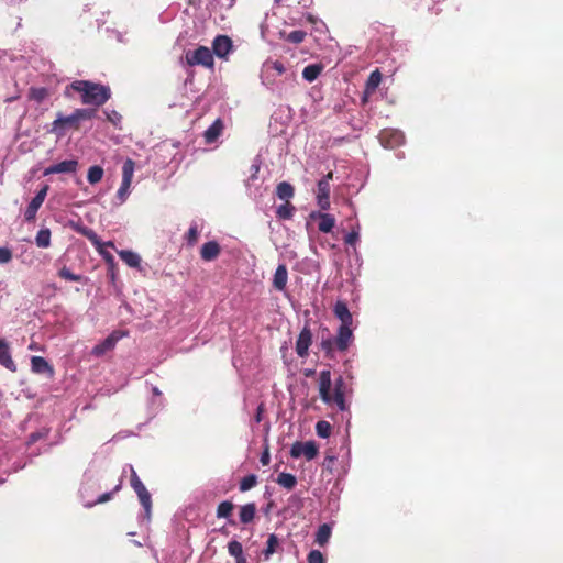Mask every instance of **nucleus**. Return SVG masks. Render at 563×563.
<instances>
[{"label": "nucleus", "instance_id": "nucleus-1", "mask_svg": "<svg viewBox=\"0 0 563 563\" xmlns=\"http://www.w3.org/2000/svg\"><path fill=\"white\" fill-rule=\"evenodd\" d=\"M318 383L320 398L325 405L336 406L340 411L347 409L344 395L345 386L342 376L335 379L333 390L331 372L329 369L320 372Z\"/></svg>", "mask_w": 563, "mask_h": 563}, {"label": "nucleus", "instance_id": "nucleus-2", "mask_svg": "<svg viewBox=\"0 0 563 563\" xmlns=\"http://www.w3.org/2000/svg\"><path fill=\"white\" fill-rule=\"evenodd\" d=\"M71 89L81 93V102L95 107L103 106L111 98L109 86L97 84L90 80H75L66 87L65 95Z\"/></svg>", "mask_w": 563, "mask_h": 563}, {"label": "nucleus", "instance_id": "nucleus-3", "mask_svg": "<svg viewBox=\"0 0 563 563\" xmlns=\"http://www.w3.org/2000/svg\"><path fill=\"white\" fill-rule=\"evenodd\" d=\"M97 113L96 109L91 108H79L76 109L71 114L64 117L58 114V117L53 121L51 132L63 135L64 129L66 126L73 128L74 130H79V122L82 120H90Z\"/></svg>", "mask_w": 563, "mask_h": 563}, {"label": "nucleus", "instance_id": "nucleus-4", "mask_svg": "<svg viewBox=\"0 0 563 563\" xmlns=\"http://www.w3.org/2000/svg\"><path fill=\"white\" fill-rule=\"evenodd\" d=\"M334 316L341 321L339 327V341L344 344L345 340L352 336L353 317L344 301H336L333 308Z\"/></svg>", "mask_w": 563, "mask_h": 563}, {"label": "nucleus", "instance_id": "nucleus-5", "mask_svg": "<svg viewBox=\"0 0 563 563\" xmlns=\"http://www.w3.org/2000/svg\"><path fill=\"white\" fill-rule=\"evenodd\" d=\"M186 64L189 66H203L212 69L214 66L213 53L206 46H199L185 53Z\"/></svg>", "mask_w": 563, "mask_h": 563}, {"label": "nucleus", "instance_id": "nucleus-6", "mask_svg": "<svg viewBox=\"0 0 563 563\" xmlns=\"http://www.w3.org/2000/svg\"><path fill=\"white\" fill-rule=\"evenodd\" d=\"M353 342V335L345 340L344 344L339 341V332L333 338L329 332L322 334L320 340V349L324 352L325 357L333 360L335 351L345 352Z\"/></svg>", "mask_w": 563, "mask_h": 563}, {"label": "nucleus", "instance_id": "nucleus-7", "mask_svg": "<svg viewBox=\"0 0 563 563\" xmlns=\"http://www.w3.org/2000/svg\"><path fill=\"white\" fill-rule=\"evenodd\" d=\"M131 486L136 493L141 505L144 508L145 517L150 519L151 509H152V498L151 494L146 489L145 485L142 483L136 472L132 468L131 471Z\"/></svg>", "mask_w": 563, "mask_h": 563}, {"label": "nucleus", "instance_id": "nucleus-8", "mask_svg": "<svg viewBox=\"0 0 563 563\" xmlns=\"http://www.w3.org/2000/svg\"><path fill=\"white\" fill-rule=\"evenodd\" d=\"M319 448L314 441L300 442L296 441L290 449V456L298 459L305 456L307 461H311L317 457Z\"/></svg>", "mask_w": 563, "mask_h": 563}, {"label": "nucleus", "instance_id": "nucleus-9", "mask_svg": "<svg viewBox=\"0 0 563 563\" xmlns=\"http://www.w3.org/2000/svg\"><path fill=\"white\" fill-rule=\"evenodd\" d=\"M379 142L386 148H395L404 144L405 135L395 129H384L379 133Z\"/></svg>", "mask_w": 563, "mask_h": 563}, {"label": "nucleus", "instance_id": "nucleus-10", "mask_svg": "<svg viewBox=\"0 0 563 563\" xmlns=\"http://www.w3.org/2000/svg\"><path fill=\"white\" fill-rule=\"evenodd\" d=\"M126 333L125 332H121V331H113L108 338H106L102 342H100L99 344L95 345L92 351H91V354L93 356H102L103 354H106L107 352L111 351L114 349L115 344L118 343L119 340H121L123 336H125Z\"/></svg>", "mask_w": 563, "mask_h": 563}, {"label": "nucleus", "instance_id": "nucleus-11", "mask_svg": "<svg viewBox=\"0 0 563 563\" xmlns=\"http://www.w3.org/2000/svg\"><path fill=\"white\" fill-rule=\"evenodd\" d=\"M48 186L45 185L41 190L37 191L35 197L31 200L24 211V219L26 222H32L35 220L37 210L43 205L46 195H47Z\"/></svg>", "mask_w": 563, "mask_h": 563}, {"label": "nucleus", "instance_id": "nucleus-12", "mask_svg": "<svg viewBox=\"0 0 563 563\" xmlns=\"http://www.w3.org/2000/svg\"><path fill=\"white\" fill-rule=\"evenodd\" d=\"M233 47L232 40L227 35H217L212 42V53L219 58H227Z\"/></svg>", "mask_w": 563, "mask_h": 563}, {"label": "nucleus", "instance_id": "nucleus-13", "mask_svg": "<svg viewBox=\"0 0 563 563\" xmlns=\"http://www.w3.org/2000/svg\"><path fill=\"white\" fill-rule=\"evenodd\" d=\"M331 186L327 180H319L317 184V205L320 210L325 211L330 208Z\"/></svg>", "mask_w": 563, "mask_h": 563}, {"label": "nucleus", "instance_id": "nucleus-14", "mask_svg": "<svg viewBox=\"0 0 563 563\" xmlns=\"http://www.w3.org/2000/svg\"><path fill=\"white\" fill-rule=\"evenodd\" d=\"M312 343V333L308 327H305L298 335L296 342V353L300 357H306L308 355L309 346Z\"/></svg>", "mask_w": 563, "mask_h": 563}, {"label": "nucleus", "instance_id": "nucleus-15", "mask_svg": "<svg viewBox=\"0 0 563 563\" xmlns=\"http://www.w3.org/2000/svg\"><path fill=\"white\" fill-rule=\"evenodd\" d=\"M78 167V161L77 159H67L59 162L57 164L51 165L45 169V175L51 174H62V173H68L73 174L76 173Z\"/></svg>", "mask_w": 563, "mask_h": 563}, {"label": "nucleus", "instance_id": "nucleus-16", "mask_svg": "<svg viewBox=\"0 0 563 563\" xmlns=\"http://www.w3.org/2000/svg\"><path fill=\"white\" fill-rule=\"evenodd\" d=\"M286 71L284 64L279 60L267 62L263 66L262 80L263 84H271L269 75L282 76Z\"/></svg>", "mask_w": 563, "mask_h": 563}, {"label": "nucleus", "instance_id": "nucleus-17", "mask_svg": "<svg viewBox=\"0 0 563 563\" xmlns=\"http://www.w3.org/2000/svg\"><path fill=\"white\" fill-rule=\"evenodd\" d=\"M31 368L36 374H47L53 377L55 372L53 366L42 356H33L31 358Z\"/></svg>", "mask_w": 563, "mask_h": 563}, {"label": "nucleus", "instance_id": "nucleus-18", "mask_svg": "<svg viewBox=\"0 0 563 563\" xmlns=\"http://www.w3.org/2000/svg\"><path fill=\"white\" fill-rule=\"evenodd\" d=\"M310 217L311 218H318L320 220L319 224H318V229H319V231H321L323 233L331 232L332 229L335 225V218L332 214H330V213L312 212L310 214Z\"/></svg>", "mask_w": 563, "mask_h": 563}, {"label": "nucleus", "instance_id": "nucleus-19", "mask_svg": "<svg viewBox=\"0 0 563 563\" xmlns=\"http://www.w3.org/2000/svg\"><path fill=\"white\" fill-rule=\"evenodd\" d=\"M288 280V272L285 264H279L275 271L273 277V286L278 291H284L286 289Z\"/></svg>", "mask_w": 563, "mask_h": 563}, {"label": "nucleus", "instance_id": "nucleus-20", "mask_svg": "<svg viewBox=\"0 0 563 563\" xmlns=\"http://www.w3.org/2000/svg\"><path fill=\"white\" fill-rule=\"evenodd\" d=\"M221 252V247L218 242L209 241L201 246L200 256L203 261L210 262L216 260Z\"/></svg>", "mask_w": 563, "mask_h": 563}, {"label": "nucleus", "instance_id": "nucleus-21", "mask_svg": "<svg viewBox=\"0 0 563 563\" xmlns=\"http://www.w3.org/2000/svg\"><path fill=\"white\" fill-rule=\"evenodd\" d=\"M223 130V123L220 119H217L203 133L205 141L207 144H212L218 140Z\"/></svg>", "mask_w": 563, "mask_h": 563}, {"label": "nucleus", "instance_id": "nucleus-22", "mask_svg": "<svg viewBox=\"0 0 563 563\" xmlns=\"http://www.w3.org/2000/svg\"><path fill=\"white\" fill-rule=\"evenodd\" d=\"M0 364L12 372L16 369V365L10 354L9 345L3 340H0Z\"/></svg>", "mask_w": 563, "mask_h": 563}, {"label": "nucleus", "instance_id": "nucleus-23", "mask_svg": "<svg viewBox=\"0 0 563 563\" xmlns=\"http://www.w3.org/2000/svg\"><path fill=\"white\" fill-rule=\"evenodd\" d=\"M276 196L285 201H289L295 196V188L287 181H282L276 186Z\"/></svg>", "mask_w": 563, "mask_h": 563}, {"label": "nucleus", "instance_id": "nucleus-24", "mask_svg": "<svg viewBox=\"0 0 563 563\" xmlns=\"http://www.w3.org/2000/svg\"><path fill=\"white\" fill-rule=\"evenodd\" d=\"M240 521L244 525L250 523L254 520L256 515V505L249 503L240 508Z\"/></svg>", "mask_w": 563, "mask_h": 563}, {"label": "nucleus", "instance_id": "nucleus-25", "mask_svg": "<svg viewBox=\"0 0 563 563\" xmlns=\"http://www.w3.org/2000/svg\"><path fill=\"white\" fill-rule=\"evenodd\" d=\"M323 67L320 64H310L302 70V77L308 82L314 81L322 73Z\"/></svg>", "mask_w": 563, "mask_h": 563}, {"label": "nucleus", "instance_id": "nucleus-26", "mask_svg": "<svg viewBox=\"0 0 563 563\" xmlns=\"http://www.w3.org/2000/svg\"><path fill=\"white\" fill-rule=\"evenodd\" d=\"M120 258L130 267H139L141 264V257L137 253L129 250L120 251Z\"/></svg>", "mask_w": 563, "mask_h": 563}, {"label": "nucleus", "instance_id": "nucleus-27", "mask_svg": "<svg viewBox=\"0 0 563 563\" xmlns=\"http://www.w3.org/2000/svg\"><path fill=\"white\" fill-rule=\"evenodd\" d=\"M296 208L290 201H285L276 210V217L280 220H289L294 217Z\"/></svg>", "mask_w": 563, "mask_h": 563}, {"label": "nucleus", "instance_id": "nucleus-28", "mask_svg": "<svg viewBox=\"0 0 563 563\" xmlns=\"http://www.w3.org/2000/svg\"><path fill=\"white\" fill-rule=\"evenodd\" d=\"M330 537L331 527L328 523H323L318 528V531L316 533V542L322 547L328 543Z\"/></svg>", "mask_w": 563, "mask_h": 563}, {"label": "nucleus", "instance_id": "nucleus-29", "mask_svg": "<svg viewBox=\"0 0 563 563\" xmlns=\"http://www.w3.org/2000/svg\"><path fill=\"white\" fill-rule=\"evenodd\" d=\"M277 483L284 488L291 490L297 485V478L290 473H280L277 477Z\"/></svg>", "mask_w": 563, "mask_h": 563}, {"label": "nucleus", "instance_id": "nucleus-30", "mask_svg": "<svg viewBox=\"0 0 563 563\" xmlns=\"http://www.w3.org/2000/svg\"><path fill=\"white\" fill-rule=\"evenodd\" d=\"M48 95V89L45 87H31L29 90V98L37 103L44 101Z\"/></svg>", "mask_w": 563, "mask_h": 563}, {"label": "nucleus", "instance_id": "nucleus-31", "mask_svg": "<svg viewBox=\"0 0 563 563\" xmlns=\"http://www.w3.org/2000/svg\"><path fill=\"white\" fill-rule=\"evenodd\" d=\"M382 81V74L378 69L371 73L366 80V92L372 93L376 90Z\"/></svg>", "mask_w": 563, "mask_h": 563}, {"label": "nucleus", "instance_id": "nucleus-32", "mask_svg": "<svg viewBox=\"0 0 563 563\" xmlns=\"http://www.w3.org/2000/svg\"><path fill=\"white\" fill-rule=\"evenodd\" d=\"M35 243L38 247H48L51 245V230L47 228L41 229L35 236Z\"/></svg>", "mask_w": 563, "mask_h": 563}, {"label": "nucleus", "instance_id": "nucleus-33", "mask_svg": "<svg viewBox=\"0 0 563 563\" xmlns=\"http://www.w3.org/2000/svg\"><path fill=\"white\" fill-rule=\"evenodd\" d=\"M233 509H234V505L232 501H230V500L221 501L217 508V517L229 519L232 515Z\"/></svg>", "mask_w": 563, "mask_h": 563}, {"label": "nucleus", "instance_id": "nucleus-34", "mask_svg": "<svg viewBox=\"0 0 563 563\" xmlns=\"http://www.w3.org/2000/svg\"><path fill=\"white\" fill-rule=\"evenodd\" d=\"M103 168L99 165H93L88 169L87 179L91 185L99 183L103 177Z\"/></svg>", "mask_w": 563, "mask_h": 563}, {"label": "nucleus", "instance_id": "nucleus-35", "mask_svg": "<svg viewBox=\"0 0 563 563\" xmlns=\"http://www.w3.org/2000/svg\"><path fill=\"white\" fill-rule=\"evenodd\" d=\"M278 543L279 542H278V538L276 534L272 533L268 536V539L266 542V548L263 551V554L266 560H268L271 558V555H273L276 552V548L278 547Z\"/></svg>", "mask_w": 563, "mask_h": 563}, {"label": "nucleus", "instance_id": "nucleus-36", "mask_svg": "<svg viewBox=\"0 0 563 563\" xmlns=\"http://www.w3.org/2000/svg\"><path fill=\"white\" fill-rule=\"evenodd\" d=\"M332 426L325 420H320L316 424V432L318 437L328 439L331 435Z\"/></svg>", "mask_w": 563, "mask_h": 563}, {"label": "nucleus", "instance_id": "nucleus-37", "mask_svg": "<svg viewBox=\"0 0 563 563\" xmlns=\"http://www.w3.org/2000/svg\"><path fill=\"white\" fill-rule=\"evenodd\" d=\"M134 173V162L128 158L122 166V180L125 183H132Z\"/></svg>", "mask_w": 563, "mask_h": 563}, {"label": "nucleus", "instance_id": "nucleus-38", "mask_svg": "<svg viewBox=\"0 0 563 563\" xmlns=\"http://www.w3.org/2000/svg\"><path fill=\"white\" fill-rule=\"evenodd\" d=\"M228 552L230 555L234 556L235 559H240V561H243V548L242 544L236 541L232 540L228 544Z\"/></svg>", "mask_w": 563, "mask_h": 563}, {"label": "nucleus", "instance_id": "nucleus-39", "mask_svg": "<svg viewBox=\"0 0 563 563\" xmlns=\"http://www.w3.org/2000/svg\"><path fill=\"white\" fill-rule=\"evenodd\" d=\"M58 276L68 282H81L84 277L78 274H74L67 266H63L58 271Z\"/></svg>", "mask_w": 563, "mask_h": 563}, {"label": "nucleus", "instance_id": "nucleus-40", "mask_svg": "<svg viewBox=\"0 0 563 563\" xmlns=\"http://www.w3.org/2000/svg\"><path fill=\"white\" fill-rule=\"evenodd\" d=\"M257 484V476L254 474H250L245 477H243L240 482V490L241 492H247L255 487Z\"/></svg>", "mask_w": 563, "mask_h": 563}, {"label": "nucleus", "instance_id": "nucleus-41", "mask_svg": "<svg viewBox=\"0 0 563 563\" xmlns=\"http://www.w3.org/2000/svg\"><path fill=\"white\" fill-rule=\"evenodd\" d=\"M198 238H199L198 227H197V224H192L189 228V230L185 236L187 245L194 246L198 242Z\"/></svg>", "mask_w": 563, "mask_h": 563}, {"label": "nucleus", "instance_id": "nucleus-42", "mask_svg": "<svg viewBox=\"0 0 563 563\" xmlns=\"http://www.w3.org/2000/svg\"><path fill=\"white\" fill-rule=\"evenodd\" d=\"M308 563H324L323 554L319 550H312L307 558Z\"/></svg>", "mask_w": 563, "mask_h": 563}, {"label": "nucleus", "instance_id": "nucleus-43", "mask_svg": "<svg viewBox=\"0 0 563 563\" xmlns=\"http://www.w3.org/2000/svg\"><path fill=\"white\" fill-rule=\"evenodd\" d=\"M305 37H306V32L300 31V30L292 31L288 35V40L295 44L301 43L305 40Z\"/></svg>", "mask_w": 563, "mask_h": 563}, {"label": "nucleus", "instance_id": "nucleus-44", "mask_svg": "<svg viewBox=\"0 0 563 563\" xmlns=\"http://www.w3.org/2000/svg\"><path fill=\"white\" fill-rule=\"evenodd\" d=\"M13 255L11 249L3 246L0 247V264H7L11 262Z\"/></svg>", "mask_w": 563, "mask_h": 563}, {"label": "nucleus", "instance_id": "nucleus-45", "mask_svg": "<svg viewBox=\"0 0 563 563\" xmlns=\"http://www.w3.org/2000/svg\"><path fill=\"white\" fill-rule=\"evenodd\" d=\"M131 183H125L122 180L121 186L117 192L118 198L123 202L126 199V196L129 194Z\"/></svg>", "mask_w": 563, "mask_h": 563}, {"label": "nucleus", "instance_id": "nucleus-46", "mask_svg": "<svg viewBox=\"0 0 563 563\" xmlns=\"http://www.w3.org/2000/svg\"><path fill=\"white\" fill-rule=\"evenodd\" d=\"M106 114H107V119L109 122H111L114 125L120 124L122 117L119 112H117L115 110H112L111 112H106Z\"/></svg>", "mask_w": 563, "mask_h": 563}, {"label": "nucleus", "instance_id": "nucleus-47", "mask_svg": "<svg viewBox=\"0 0 563 563\" xmlns=\"http://www.w3.org/2000/svg\"><path fill=\"white\" fill-rule=\"evenodd\" d=\"M120 488H121V484H118L114 487L113 492L104 493L101 496H99V498L97 499L96 504H103V503L110 500L112 498L113 493L120 490Z\"/></svg>", "mask_w": 563, "mask_h": 563}, {"label": "nucleus", "instance_id": "nucleus-48", "mask_svg": "<svg viewBox=\"0 0 563 563\" xmlns=\"http://www.w3.org/2000/svg\"><path fill=\"white\" fill-rule=\"evenodd\" d=\"M358 241V232L352 231L350 232L345 238L344 242L349 245H355V243Z\"/></svg>", "mask_w": 563, "mask_h": 563}, {"label": "nucleus", "instance_id": "nucleus-49", "mask_svg": "<svg viewBox=\"0 0 563 563\" xmlns=\"http://www.w3.org/2000/svg\"><path fill=\"white\" fill-rule=\"evenodd\" d=\"M260 462L262 463L263 466H267L271 462V455H269V451H268V448L266 446L264 452L262 453L261 457H260Z\"/></svg>", "mask_w": 563, "mask_h": 563}, {"label": "nucleus", "instance_id": "nucleus-50", "mask_svg": "<svg viewBox=\"0 0 563 563\" xmlns=\"http://www.w3.org/2000/svg\"><path fill=\"white\" fill-rule=\"evenodd\" d=\"M93 244L98 245L100 244L99 239L97 234L92 230H87L84 233Z\"/></svg>", "mask_w": 563, "mask_h": 563}, {"label": "nucleus", "instance_id": "nucleus-51", "mask_svg": "<svg viewBox=\"0 0 563 563\" xmlns=\"http://www.w3.org/2000/svg\"><path fill=\"white\" fill-rule=\"evenodd\" d=\"M260 173V164H253L251 166V176H250V179L251 180H254L257 178V175Z\"/></svg>", "mask_w": 563, "mask_h": 563}, {"label": "nucleus", "instance_id": "nucleus-52", "mask_svg": "<svg viewBox=\"0 0 563 563\" xmlns=\"http://www.w3.org/2000/svg\"><path fill=\"white\" fill-rule=\"evenodd\" d=\"M333 179V172H329L327 175H324L320 180H327V183L330 184V181Z\"/></svg>", "mask_w": 563, "mask_h": 563}, {"label": "nucleus", "instance_id": "nucleus-53", "mask_svg": "<svg viewBox=\"0 0 563 563\" xmlns=\"http://www.w3.org/2000/svg\"><path fill=\"white\" fill-rule=\"evenodd\" d=\"M275 77H276L275 75H269V80L268 81H271V85L274 84ZM266 85L269 86V84H266Z\"/></svg>", "mask_w": 563, "mask_h": 563}, {"label": "nucleus", "instance_id": "nucleus-54", "mask_svg": "<svg viewBox=\"0 0 563 563\" xmlns=\"http://www.w3.org/2000/svg\"><path fill=\"white\" fill-rule=\"evenodd\" d=\"M235 560H236V563H246L245 556H243V561H240V559H235Z\"/></svg>", "mask_w": 563, "mask_h": 563}, {"label": "nucleus", "instance_id": "nucleus-55", "mask_svg": "<svg viewBox=\"0 0 563 563\" xmlns=\"http://www.w3.org/2000/svg\"><path fill=\"white\" fill-rule=\"evenodd\" d=\"M220 531H221L223 534H228V531H227V529H225V528L220 529Z\"/></svg>", "mask_w": 563, "mask_h": 563}, {"label": "nucleus", "instance_id": "nucleus-56", "mask_svg": "<svg viewBox=\"0 0 563 563\" xmlns=\"http://www.w3.org/2000/svg\"><path fill=\"white\" fill-rule=\"evenodd\" d=\"M313 374V371H309L308 373H306L307 376Z\"/></svg>", "mask_w": 563, "mask_h": 563}]
</instances>
